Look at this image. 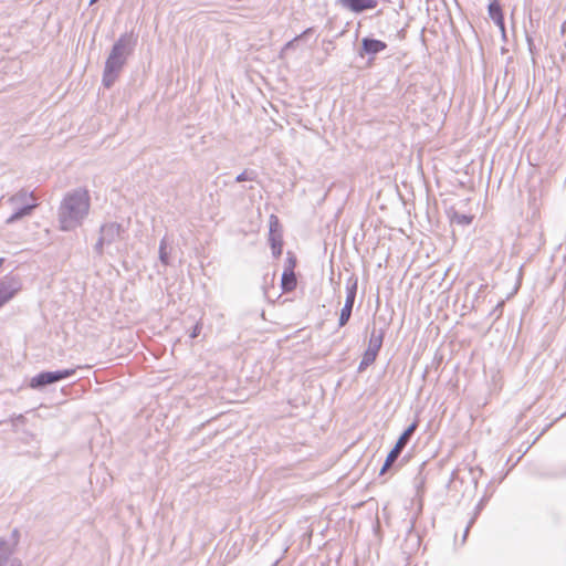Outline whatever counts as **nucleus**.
<instances>
[{"label":"nucleus","mask_w":566,"mask_h":566,"mask_svg":"<svg viewBox=\"0 0 566 566\" xmlns=\"http://www.w3.org/2000/svg\"><path fill=\"white\" fill-rule=\"evenodd\" d=\"M38 205L15 206V211L8 218L7 222L12 223L21 218L31 214Z\"/></svg>","instance_id":"nucleus-16"},{"label":"nucleus","mask_w":566,"mask_h":566,"mask_svg":"<svg viewBox=\"0 0 566 566\" xmlns=\"http://www.w3.org/2000/svg\"><path fill=\"white\" fill-rule=\"evenodd\" d=\"M473 220L472 216L463 214L458 211H453L450 216V221L460 226H469Z\"/></svg>","instance_id":"nucleus-19"},{"label":"nucleus","mask_w":566,"mask_h":566,"mask_svg":"<svg viewBox=\"0 0 566 566\" xmlns=\"http://www.w3.org/2000/svg\"><path fill=\"white\" fill-rule=\"evenodd\" d=\"M489 15L493 20V22L500 28V30L504 33V17L500 2L497 0L492 1L488 8Z\"/></svg>","instance_id":"nucleus-11"},{"label":"nucleus","mask_w":566,"mask_h":566,"mask_svg":"<svg viewBox=\"0 0 566 566\" xmlns=\"http://www.w3.org/2000/svg\"><path fill=\"white\" fill-rule=\"evenodd\" d=\"M0 555H4L3 560H0V566H22L19 559L11 558L12 548L4 539H0Z\"/></svg>","instance_id":"nucleus-12"},{"label":"nucleus","mask_w":566,"mask_h":566,"mask_svg":"<svg viewBox=\"0 0 566 566\" xmlns=\"http://www.w3.org/2000/svg\"><path fill=\"white\" fill-rule=\"evenodd\" d=\"M159 259H160V261H161V263L164 265H168L169 264V256H168V252H167L166 238H164L160 241V244H159Z\"/></svg>","instance_id":"nucleus-21"},{"label":"nucleus","mask_w":566,"mask_h":566,"mask_svg":"<svg viewBox=\"0 0 566 566\" xmlns=\"http://www.w3.org/2000/svg\"><path fill=\"white\" fill-rule=\"evenodd\" d=\"M75 374V369H62L55 371H42L30 380L32 389H42L43 387L66 379Z\"/></svg>","instance_id":"nucleus-3"},{"label":"nucleus","mask_w":566,"mask_h":566,"mask_svg":"<svg viewBox=\"0 0 566 566\" xmlns=\"http://www.w3.org/2000/svg\"><path fill=\"white\" fill-rule=\"evenodd\" d=\"M387 49V43L373 39V38H364L361 40L360 49L358 50V55L360 57L368 56L369 62L375 60V56Z\"/></svg>","instance_id":"nucleus-9"},{"label":"nucleus","mask_w":566,"mask_h":566,"mask_svg":"<svg viewBox=\"0 0 566 566\" xmlns=\"http://www.w3.org/2000/svg\"><path fill=\"white\" fill-rule=\"evenodd\" d=\"M126 62H124L120 59L115 57L114 55L109 54L104 67L103 73V85L107 88L113 86V84L116 82L122 69L124 67Z\"/></svg>","instance_id":"nucleus-7"},{"label":"nucleus","mask_w":566,"mask_h":566,"mask_svg":"<svg viewBox=\"0 0 566 566\" xmlns=\"http://www.w3.org/2000/svg\"><path fill=\"white\" fill-rule=\"evenodd\" d=\"M417 422H412L398 438L395 447L390 450L388 453L385 463L382 468L380 469V474H385L397 461L399 455L401 454L402 450L411 439L412 434L415 433L417 429Z\"/></svg>","instance_id":"nucleus-2"},{"label":"nucleus","mask_w":566,"mask_h":566,"mask_svg":"<svg viewBox=\"0 0 566 566\" xmlns=\"http://www.w3.org/2000/svg\"><path fill=\"white\" fill-rule=\"evenodd\" d=\"M297 284L296 275L294 271H284L281 279V287L284 293L292 292L295 290Z\"/></svg>","instance_id":"nucleus-15"},{"label":"nucleus","mask_w":566,"mask_h":566,"mask_svg":"<svg viewBox=\"0 0 566 566\" xmlns=\"http://www.w3.org/2000/svg\"><path fill=\"white\" fill-rule=\"evenodd\" d=\"M136 42L137 40L133 33H124L114 43L109 54L126 62L127 57L133 53Z\"/></svg>","instance_id":"nucleus-6"},{"label":"nucleus","mask_w":566,"mask_h":566,"mask_svg":"<svg viewBox=\"0 0 566 566\" xmlns=\"http://www.w3.org/2000/svg\"><path fill=\"white\" fill-rule=\"evenodd\" d=\"M21 290L20 281L14 276H4L0 279V307L14 297Z\"/></svg>","instance_id":"nucleus-8"},{"label":"nucleus","mask_w":566,"mask_h":566,"mask_svg":"<svg viewBox=\"0 0 566 566\" xmlns=\"http://www.w3.org/2000/svg\"><path fill=\"white\" fill-rule=\"evenodd\" d=\"M10 200L14 206L38 205L33 192L23 189L13 195Z\"/></svg>","instance_id":"nucleus-14"},{"label":"nucleus","mask_w":566,"mask_h":566,"mask_svg":"<svg viewBox=\"0 0 566 566\" xmlns=\"http://www.w3.org/2000/svg\"><path fill=\"white\" fill-rule=\"evenodd\" d=\"M384 336H385L384 328L377 329L376 327H374L370 333V338H369L367 350H371L373 353L378 354L382 346Z\"/></svg>","instance_id":"nucleus-13"},{"label":"nucleus","mask_w":566,"mask_h":566,"mask_svg":"<svg viewBox=\"0 0 566 566\" xmlns=\"http://www.w3.org/2000/svg\"><path fill=\"white\" fill-rule=\"evenodd\" d=\"M258 175L254 170L245 169L240 175L235 177L237 182H243V181H254L256 179Z\"/></svg>","instance_id":"nucleus-20"},{"label":"nucleus","mask_w":566,"mask_h":566,"mask_svg":"<svg viewBox=\"0 0 566 566\" xmlns=\"http://www.w3.org/2000/svg\"><path fill=\"white\" fill-rule=\"evenodd\" d=\"M91 208V197L86 189L76 188L66 192L57 209L59 228L73 231L81 227Z\"/></svg>","instance_id":"nucleus-1"},{"label":"nucleus","mask_w":566,"mask_h":566,"mask_svg":"<svg viewBox=\"0 0 566 566\" xmlns=\"http://www.w3.org/2000/svg\"><path fill=\"white\" fill-rule=\"evenodd\" d=\"M378 354L376 353H373L371 350H365L364 355H363V358L359 363V366H358V371H364L368 366H370L371 364H374V361L376 360Z\"/></svg>","instance_id":"nucleus-18"},{"label":"nucleus","mask_w":566,"mask_h":566,"mask_svg":"<svg viewBox=\"0 0 566 566\" xmlns=\"http://www.w3.org/2000/svg\"><path fill=\"white\" fill-rule=\"evenodd\" d=\"M3 558H4V555H0V560H3Z\"/></svg>","instance_id":"nucleus-28"},{"label":"nucleus","mask_w":566,"mask_h":566,"mask_svg":"<svg viewBox=\"0 0 566 566\" xmlns=\"http://www.w3.org/2000/svg\"><path fill=\"white\" fill-rule=\"evenodd\" d=\"M296 266V258L293 253L287 252V259L284 271H294Z\"/></svg>","instance_id":"nucleus-24"},{"label":"nucleus","mask_w":566,"mask_h":566,"mask_svg":"<svg viewBox=\"0 0 566 566\" xmlns=\"http://www.w3.org/2000/svg\"><path fill=\"white\" fill-rule=\"evenodd\" d=\"M201 332V324L200 323H197L192 329V332L190 333V337L191 338H196Z\"/></svg>","instance_id":"nucleus-25"},{"label":"nucleus","mask_w":566,"mask_h":566,"mask_svg":"<svg viewBox=\"0 0 566 566\" xmlns=\"http://www.w3.org/2000/svg\"><path fill=\"white\" fill-rule=\"evenodd\" d=\"M469 528H470V525L467 526L465 531H464V537L468 535L469 533Z\"/></svg>","instance_id":"nucleus-26"},{"label":"nucleus","mask_w":566,"mask_h":566,"mask_svg":"<svg viewBox=\"0 0 566 566\" xmlns=\"http://www.w3.org/2000/svg\"><path fill=\"white\" fill-rule=\"evenodd\" d=\"M122 226L117 222H109L101 227L99 239L96 242L94 249L97 254H103V249L105 245H111L112 243L122 239Z\"/></svg>","instance_id":"nucleus-4"},{"label":"nucleus","mask_w":566,"mask_h":566,"mask_svg":"<svg viewBox=\"0 0 566 566\" xmlns=\"http://www.w3.org/2000/svg\"><path fill=\"white\" fill-rule=\"evenodd\" d=\"M97 0H91L90 3L93 4L95 3Z\"/></svg>","instance_id":"nucleus-27"},{"label":"nucleus","mask_w":566,"mask_h":566,"mask_svg":"<svg viewBox=\"0 0 566 566\" xmlns=\"http://www.w3.org/2000/svg\"><path fill=\"white\" fill-rule=\"evenodd\" d=\"M357 284H358V280L354 275L348 277V280L346 282V300H345L344 307L340 311L339 321H338V325L340 327L345 326L352 316V312H353V307H354V303H355V298H356V293H357Z\"/></svg>","instance_id":"nucleus-5"},{"label":"nucleus","mask_w":566,"mask_h":566,"mask_svg":"<svg viewBox=\"0 0 566 566\" xmlns=\"http://www.w3.org/2000/svg\"><path fill=\"white\" fill-rule=\"evenodd\" d=\"M270 233H273V235H277V233H281L279 219L273 214L270 217Z\"/></svg>","instance_id":"nucleus-22"},{"label":"nucleus","mask_w":566,"mask_h":566,"mask_svg":"<svg viewBox=\"0 0 566 566\" xmlns=\"http://www.w3.org/2000/svg\"><path fill=\"white\" fill-rule=\"evenodd\" d=\"M312 32H313L312 28L306 29L302 34H300V35L295 36L294 39H292L291 41H289L285 44L284 50L293 48L295 42H297L300 39H302L303 36L307 35Z\"/></svg>","instance_id":"nucleus-23"},{"label":"nucleus","mask_w":566,"mask_h":566,"mask_svg":"<svg viewBox=\"0 0 566 566\" xmlns=\"http://www.w3.org/2000/svg\"><path fill=\"white\" fill-rule=\"evenodd\" d=\"M269 241L271 244L273 255L275 258H279L282 254V247H283L282 233H277V235H273V233H269Z\"/></svg>","instance_id":"nucleus-17"},{"label":"nucleus","mask_w":566,"mask_h":566,"mask_svg":"<svg viewBox=\"0 0 566 566\" xmlns=\"http://www.w3.org/2000/svg\"><path fill=\"white\" fill-rule=\"evenodd\" d=\"M338 3L354 13H361L375 9L378 0H338Z\"/></svg>","instance_id":"nucleus-10"}]
</instances>
